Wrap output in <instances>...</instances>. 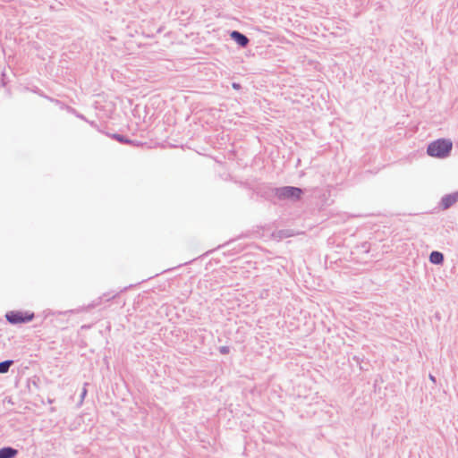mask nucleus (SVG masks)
Wrapping results in <instances>:
<instances>
[{"mask_svg":"<svg viewBox=\"0 0 458 458\" xmlns=\"http://www.w3.org/2000/svg\"><path fill=\"white\" fill-rule=\"evenodd\" d=\"M429 379L433 382V383H436L437 379H436V377L433 376L432 374H429L428 376Z\"/></svg>","mask_w":458,"mask_h":458,"instance_id":"ddd939ff","label":"nucleus"},{"mask_svg":"<svg viewBox=\"0 0 458 458\" xmlns=\"http://www.w3.org/2000/svg\"><path fill=\"white\" fill-rule=\"evenodd\" d=\"M116 141L123 143V144H128L131 146H140L141 145L139 141L132 140L129 139L127 136H124L123 134L116 133Z\"/></svg>","mask_w":458,"mask_h":458,"instance_id":"6e6552de","label":"nucleus"},{"mask_svg":"<svg viewBox=\"0 0 458 458\" xmlns=\"http://www.w3.org/2000/svg\"><path fill=\"white\" fill-rule=\"evenodd\" d=\"M12 364H13L12 360H5L3 362H0V373H6Z\"/></svg>","mask_w":458,"mask_h":458,"instance_id":"9d476101","label":"nucleus"},{"mask_svg":"<svg viewBox=\"0 0 458 458\" xmlns=\"http://www.w3.org/2000/svg\"><path fill=\"white\" fill-rule=\"evenodd\" d=\"M17 454V450L12 447H4L0 449V458H13Z\"/></svg>","mask_w":458,"mask_h":458,"instance_id":"1a4fd4ad","label":"nucleus"},{"mask_svg":"<svg viewBox=\"0 0 458 458\" xmlns=\"http://www.w3.org/2000/svg\"><path fill=\"white\" fill-rule=\"evenodd\" d=\"M458 202V191L442 197L440 207L443 210H446Z\"/></svg>","mask_w":458,"mask_h":458,"instance_id":"423d86ee","label":"nucleus"},{"mask_svg":"<svg viewBox=\"0 0 458 458\" xmlns=\"http://www.w3.org/2000/svg\"><path fill=\"white\" fill-rule=\"evenodd\" d=\"M229 35L231 39L242 48L247 47L250 44V38L239 30H232Z\"/></svg>","mask_w":458,"mask_h":458,"instance_id":"39448f33","label":"nucleus"},{"mask_svg":"<svg viewBox=\"0 0 458 458\" xmlns=\"http://www.w3.org/2000/svg\"><path fill=\"white\" fill-rule=\"evenodd\" d=\"M5 318L11 324H20L31 321L34 314L29 311L12 310L6 313Z\"/></svg>","mask_w":458,"mask_h":458,"instance_id":"7ed1b4c3","label":"nucleus"},{"mask_svg":"<svg viewBox=\"0 0 458 458\" xmlns=\"http://www.w3.org/2000/svg\"><path fill=\"white\" fill-rule=\"evenodd\" d=\"M453 141L450 139L440 138L431 141L427 147L428 156L438 159H445L451 155Z\"/></svg>","mask_w":458,"mask_h":458,"instance_id":"f257e3e1","label":"nucleus"},{"mask_svg":"<svg viewBox=\"0 0 458 458\" xmlns=\"http://www.w3.org/2000/svg\"><path fill=\"white\" fill-rule=\"evenodd\" d=\"M304 191L301 188L295 186H283L277 187L276 194H277V200H291L298 201L301 199Z\"/></svg>","mask_w":458,"mask_h":458,"instance_id":"f03ea898","label":"nucleus"},{"mask_svg":"<svg viewBox=\"0 0 458 458\" xmlns=\"http://www.w3.org/2000/svg\"><path fill=\"white\" fill-rule=\"evenodd\" d=\"M219 352L221 354H228L230 352V347L229 346H221L219 347Z\"/></svg>","mask_w":458,"mask_h":458,"instance_id":"9b49d317","label":"nucleus"},{"mask_svg":"<svg viewBox=\"0 0 458 458\" xmlns=\"http://www.w3.org/2000/svg\"><path fill=\"white\" fill-rule=\"evenodd\" d=\"M276 191L277 187L261 185L257 189V195L267 201L276 204L277 200V194H276Z\"/></svg>","mask_w":458,"mask_h":458,"instance_id":"20e7f679","label":"nucleus"},{"mask_svg":"<svg viewBox=\"0 0 458 458\" xmlns=\"http://www.w3.org/2000/svg\"><path fill=\"white\" fill-rule=\"evenodd\" d=\"M232 87H233V89H234L236 90H239L242 89V85L238 82H233Z\"/></svg>","mask_w":458,"mask_h":458,"instance_id":"f8f14e48","label":"nucleus"},{"mask_svg":"<svg viewBox=\"0 0 458 458\" xmlns=\"http://www.w3.org/2000/svg\"><path fill=\"white\" fill-rule=\"evenodd\" d=\"M445 261V256L442 252L437 250H433L429 254V262L434 265H442Z\"/></svg>","mask_w":458,"mask_h":458,"instance_id":"0eeeda50","label":"nucleus"}]
</instances>
